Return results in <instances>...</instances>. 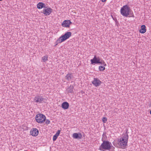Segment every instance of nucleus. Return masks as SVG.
<instances>
[{"mask_svg":"<svg viewBox=\"0 0 151 151\" xmlns=\"http://www.w3.org/2000/svg\"><path fill=\"white\" fill-rule=\"evenodd\" d=\"M100 58L99 57H97L96 55H95L93 59L91 60V64L94 65L95 64L101 63L100 62Z\"/></svg>","mask_w":151,"mask_h":151,"instance_id":"nucleus-7","label":"nucleus"},{"mask_svg":"<svg viewBox=\"0 0 151 151\" xmlns=\"http://www.w3.org/2000/svg\"><path fill=\"white\" fill-rule=\"evenodd\" d=\"M101 1L103 2H105L106 0H101Z\"/></svg>","mask_w":151,"mask_h":151,"instance_id":"nucleus-30","label":"nucleus"},{"mask_svg":"<svg viewBox=\"0 0 151 151\" xmlns=\"http://www.w3.org/2000/svg\"><path fill=\"white\" fill-rule=\"evenodd\" d=\"M27 151L26 150V151Z\"/></svg>","mask_w":151,"mask_h":151,"instance_id":"nucleus-35","label":"nucleus"},{"mask_svg":"<svg viewBox=\"0 0 151 151\" xmlns=\"http://www.w3.org/2000/svg\"><path fill=\"white\" fill-rule=\"evenodd\" d=\"M106 133H104L103 134L102 136L103 137L102 138V141H104V140H106L107 137L106 135L105 134Z\"/></svg>","mask_w":151,"mask_h":151,"instance_id":"nucleus-21","label":"nucleus"},{"mask_svg":"<svg viewBox=\"0 0 151 151\" xmlns=\"http://www.w3.org/2000/svg\"><path fill=\"white\" fill-rule=\"evenodd\" d=\"M118 144L120 147L119 148L122 149H124L126 148L127 146V142L125 141H122V140L118 139Z\"/></svg>","mask_w":151,"mask_h":151,"instance_id":"nucleus-5","label":"nucleus"},{"mask_svg":"<svg viewBox=\"0 0 151 151\" xmlns=\"http://www.w3.org/2000/svg\"><path fill=\"white\" fill-rule=\"evenodd\" d=\"M130 11V7L127 5L123 6L121 9L120 12L121 14L124 17H128L129 15V12Z\"/></svg>","mask_w":151,"mask_h":151,"instance_id":"nucleus-2","label":"nucleus"},{"mask_svg":"<svg viewBox=\"0 0 151 151\" xmlns=\"http://www.w3.org/2000/svg\"><path fill=\"white\" fill-rule=\"evenodd\" d=\"M73 137L75 139H81L82 137V135L81 134H78L75 133L73 134Z\"/></svg>","mask_w":151,"mask_h":151,"instance_id":"nucleus-15","label":"nucleus"},{"mask_svg":"<svg viewBox=\"0 0 151 151\" xmlns=\"http://www.w3.org/2000/svg\"><path fill=\"white\" fill-rule=\"evenodd\" d=\"M52 11L53 9L51 8L45 6L42 11L41 12V13L44 14L45 16H47L49 15L52 12Z\"/></svg>","mask_w":151,"mask_h":151,"instance_id":"nucleus-6","label":"nucleus"},{"mask_svg":"<svg viewBox=\"0 0 151 151\" xmlns=\"http://www.w3.org/2000/svg\"><path fill=\"white\" fill-rule=\"evenodd\" d=\"M34 101L36 103H42L43 102H46L47 100L40 95H37L35 97Z\"/></svg>","mask_w":151,"mask_h":151,"instance_id":"nucleus-4","label":"nucleus"},{"mask_svg":"<svg viewBox=\"0 0 151 151\" xmlns=\"http://www.w3.org/2000/svg\"><path fill=\"white\" fill-rule=\"evenodd\" d=\"M45 4L42 2H40L37 4V7L38 9H41L45 7Z\"/></svg>","mask_w":151,"mask_h":151,"instance_id":"nucleus-16","label":"nucleus"},{"mask_svg":"<svg viewBox=\"0 0 151 151\" xmlns=\"http://www.w3.org/2000/svg\"><path fill=\"white\" fill-rule=\"evenodd\" d=\"M35 120L39 123H42L46 120V116L42 114H38L36 116Z\"/></svg>","mask_w":151,"mask_h":151,"instance_id":"nucleus-3","label":"nucleus"},{"mask_svg":"<svg viewBox=\"0 0 151 151\" xmlns=\"http://www.w3.org/2000/svg\"><path fill=\"white\" fill-rule=\"evenodd\" d=\"M74 87L73 86H70L67 88L66 91L68 93H72L73 92V89Z\"/></svg>","mask_w":151,"mask_h":151,"instance_id":"nucleus-17","label":"nucleus"},{"mask_svg":"<svg viewBox=\"0 0 151 151\" xmlns=\"http://www.w3.org/2000/svg\"><path fill=\"white\" fill-rule=\"evenodd\" d=\"M72 33L70 32H67L63 35L60 37V38H62V40L65 41L68 39L71 36Z\"/></svg>","mask_w":151,"mask_h":151,"instance_id":"nucleus-8","label":"nucleus"},{"mask_svg":"<svg viewBox=\"0 0 151 151\" xmlns=\"http://www.w3.org/2000/svg\"><path fill=\"white\" fill-rule=\"evenodd\" d=\"M100 63H99V64L103 65L104 66H106V64L105 63V62L104 61V60H100Z\"/></svg>","mask_w":151,"mask_h":151,"instance_id":"nucleus-24","label":"nucleus"},{"mask_svg":"<svg viewBox=\"0 0 151 151\" xmlns=\"http://www.w3.org/2000/svg\"><path fill=\"white\" fill-rule=\"evenodd\" d=\"M62 107L64 109H68L69 107V103L66 101L64 102L61 105Z\"/></svg>","mask_w":151,"mask_h":151,"instance_id":"nucleus-13","label":"nucleus"},{"mask_svg":"<svg viewBox=\"0 0 151 151\" xmlns=\"http://www.w3.org/2000/svg\"><path fill=\"white\" fill-rule=\"evenodd\" d=\"M128 17H134V16L132 11L130 9V11L129 12V15Z\"/></svg>","mask_w":151,"mask_h":151,"instance_id":"nucleus-19","label":"nucleus"},{"mask_svg":"<svg viewBox=\"0 0 151 151\" xmlns=\"http://www.w3.org/2000/svg\"><path fill=\"white\" fill-rule=\"evenodd\" d=\"M64 41L62 40V38H60V37L56 41L55 43H60Z\"/></svg>","mask_w":151,"mask_h":151,"instance_id":"nucleus-20","label":"nucleus"},{"mask_svg":"<svg viewBox=\"0 0 151 151\" xmlns=\"http://www.w3.org/2000/svg\"><path fill=\"white\" fill-rule=\"evenodd\" d=\"M150 114L151 115V110L150 111Z\"/></svg>","mask_w":151,"mask_h":151,"instance_id":"nucleus-32","label":"nucleus"},{"mask_svg":"<svg viewBox=\"0 0 151 151\" xmlns=\"http://www.w3.org/2000/svg\"><path fill=\"white\" fill-rule=\"evenodd\" d=\"M127 131H126V132L124 134V135L123 136V137L120 138L119 139L122 140V141L124 140L125 141L128 142V140L129 138V136L127 134Z\"/></svg>","mask_w":151,"mask_h":151,"instance_id":"nucleus-12","label":"nucleus"},{"mask_svg":"<svg viewBox=\"0 0 151 151\" xmlns=\"http://www.w3.org/2000/svg\"><path fill=\"white\" fill-rule=\"evenodd\" d=\"M72 76L70 73H68L65 76V79L68 81H69L71 79Z\"/></svg>","mask_w":151,"mask_h":151,"instance_id":"nucleus-18","label":"nucleus"},{"mask_svg":"<svg viewBox=\"0 0 151 151\" xmlns=\"http://www.w3.org/2000/svg\"><path fill=\"white\" fill-rule=\"evenodd\" d=\"M72 24L70 20H65L62 23L61 25L62 27H69L70 24Z\"/></svg>","mask_w":151,"mask_h":151,"instance_id":"nucleus-9","label":"nucleus"},{"mask_svg":"<svg viewBox=\"0 0 151 151\" xmlns=\"http://www.w3.org/2000/svg\"><path fill=\"white\" fill-rule=\"evenodd\" d=\"M116 21L117 22V19H116V21H115V22H116Z\"/></svg>","mask_w":151,"mask_h":151,"instance_id":"nucleus-33","label":"nucleus"},{"mask_svg":"<svg viewBox=\"0 0 151 151\" xmlns=\"http://www.w3.org/2000/svg\"><path fill=\"white\" fill-rule=\"evenodd\" d=\"M56 44L55 45V46H56L58 44V43H55Z\"/></svg>","mask_w":151,"mask_h":151,"instance_id":"nucleus-31","label":"nucleus"},{"mask_svg":"<svg viewBox=\"0 0 151 151\" xmlns=\"http://www.w3.org/2000/svg\"><path fill=\"white\" fill-rule=\"evenodd\" d=\"M107 118L105 117H103L102 119V121L104 123H106V122L107 121Z\"/></svg>","mask_w":151,"mask_h":151,"instance_id":"nucleus-25","label":"nucleus"},{"mask_svg":"<svg viewBox=\"0 0 151 151\" xmlns=\"http://www.w3.org/2000/svg\"><path fill=\"white\" fill-rule=\"evenodd\" d=\"M99 147V150H100L104 151V150H109L111 147V142L108 141L104 140Z\"/></svg>","mask_w":151,"mask_h":151,"instance_id":"nucleus-1","label":"nucleus"},{"mask_svg":"<svg viewBox=\"0 0 151 151\" xmlns=\"http://www.w3.org/2000/svg\"><path fill=\"white\" fill-rule=\"evenodd\" d=\"M3 0H0V1H2Z\"/></svg>","mask_w":151,"mask_h":151,"instance_id":"nucleus-34","label":"nucleus"},{"mask_svg":"<svg viewBox=\"0 0 151 151\" xmlns=\"http://www.w3.org/2000/svg\"><path fill=\"white\" fill-rule=\"evenodd\" d=\"M38 134V130L36 128H34L31 130L30 134L33 136H37Z\"/></svg>","mask_w":151,"mask_h":151,"instance_id":"nucleus-11","label":"nucleus"},{"mask_svg":"<svg viewBox=\"0 0 151 151\" xmlns=\"http://www.w3.org/2000/svg\"><path fill=\"white\" fill-rule=\"evenodd\" d=\"M45 121H45V123L47 124H50V121L49 119H46V120H45Z\"/></svg>","mask_w":151,"mask_h":151,"instance_id":"nucleus-28","label":"nucleus"},{"mask_svg":"<svg viewBox=\"0 0 151 151\" xmlns=\"http://www.w3.org/2000/svg\"><path fill=\"white\" fill-rule=\"evenodd\" d=\"M84 92L82 91H81V92L79 93L80 94H81L82 95V96H84L83 94H84Z\"/></svg>","mask_w":151,"mask_h":151,"instance_id":"nucleus-29","label":"nucleus"},{"mask_svg":"<svg viewBox=\"0 0 151 151\" xmlns=\"http://www.w3.org/2000/svg\"><path fill=\"white\" fill-rule=\"evenodd\" d=\"M99 69L100 71H103L105 69L104 66H100L99 67Z\"/></svg>","mask_w":151,"mask_h":151,"instance_id":"nucleus-23","label":"nucleus"},{"mask_svg":"<svg viewBox=\"0 0 151 151\" xmlns=\"http://www.w3.org/2000/svg\"><path fill=\"white\" fill-rule=\"evenodd\" d=\"M58 136H57L56 135H54L53 137V140L54 141H55L57 139V137Z\"/></svg>","mask_w":151,"mask_h":151,"instance_id":"nucleus-26","label":"nucleus"},{"mask_svg":"<svg viewBox=\"0 0 151 151\" xmlns=\"http://www.w3.org/2000/svg\"><path fill=\"white\" fill-rule=\"evenodd\" d=\"M146 30L145 26V25H142L141 26V29L139 30V32L143 34L146 32Z\"/></svg>","mask_w":151,"mask_h":151,"instance_id":"nucleus-14","label":"nucleus"},{"mask_svg":"<svg viewBox=\"0 0 151 151\" xmlns=\"http://www.w3.org/2000/svg\"><path fill=\"white\" fill-rule=\"evenodd\" d=\"M102 82L98 78H94V80L92 81V83L95 86H99L101 84Z\"/></svg>","mask_w":151,"mask_h":151,"instance_id":"nucleus-10","label":"nucleus"},{"mask_svg":"<svg viewBox=\"0 0 151 151\" xmlns=\"http://www.w3.org/2000/svg\"><path fill=\"white\" fill-rule=\"evenodd\" d=\"M47 57L46 56H45L42 58V60L43 62H45L47 60Z\"/></svg>","mask_w":151,"mask_h":151,"instance_id":"nucleus-22","label":"nucleus"},{"mask_svg":"<svg viewBox=\"0 0 151 151\" xmlns=\"http://www.w3.org/2000/svg\"><path fill=\"white\" fill-rule=\"evenodd\" d=\"M60 130H58L57 131V132L56 133V134H55V135H56L57 136H58L59 135L60 133Z\"/></svg>","mask_w":151,"mask_h":151,"instance_id":"nucleus-27","label":"nucleus"}]
</instances>
